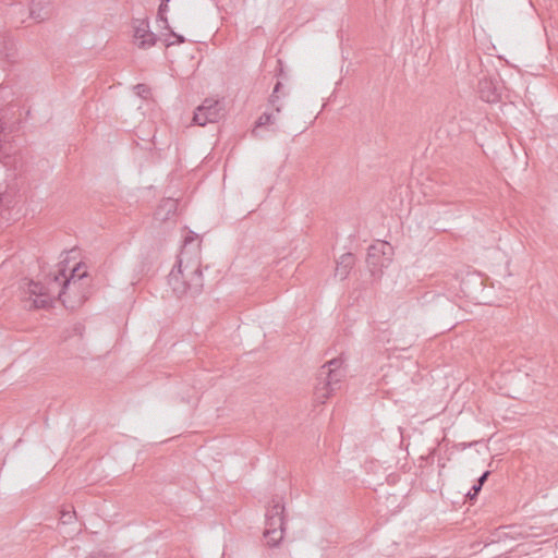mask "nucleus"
I'll use <instances>...</instances> for the list:
<instances>
[{
    "mask_svg": "<svg viewBox=\"0 0 558 558\" xmlns=\"http://www.w3.org/2000/svg\"><path fill=\"white\" fill-rule=\"evenodd\" d=\"M3 131V126L2 124H0V133Z\"/></svg>",
    "mask_w": 558,
    "mask_h": 558,
    "instance_id": "26",
    "label": "nucleus"
},
{
    "mask_svg": "<svg viewBox=\"0 0 558 558\" xmlns=\"http://www.w3.org/2000/svg\"><path fill=\"white\" fill-rule=\"evenodd\" d=\"M64 518H65V519L71 518L70 513H65V512H63V513H62V519H64Z\"/></svg>",
    "mask_w": 558,
    "mask_h": 558,
    "instance_id": "23",
    "label": "nucleus"
},
{
    "mask_svg": "<svg viewBox=\"0 0 558 558\" xmlns=\"http://www.w3.org/2000/svg\"><path fill=\"white\" fill-rule=\"evenodd\" d=\"M275 122V117L272 113L264 112L258 120L256 121V128L265 126L272 124Z\"/></svg>",
    "mask_w": 558,
    "mask_h": 558,
    "instance_id": "16",
    "label": "nucleus"
},
{
    "mask_svg": "<svg viewBox=\"0 0 558 558\" xmlns=\"http://www.w3.org/2000/svg\"><path fill=\"white\" fill-rule=\"evenodd\" d=\"M272 506L267 509L266 517L274 519L276 517H283L284 506L281 500H272Z\"/></svg>",
    "mask_w": 558,
    "mask_h": 558,
    "instance_id": "14",
    "label": "nucleus"
},
{
    "mask_svg": "<svg viewBox=\"0 0 558 558\" xmlns=\"http://www.w3.org/2000/svg\"><path fill=\"white\" fill-rule=\"evenodd\" d=\"M78 270H80V265H77L75 268H73L72 272H71V276L70 278H68L65 276V272L64 270H60L59 271V276H61L63 278L62 280V288L61 290L59 291V298L61 299L62 295L64 294V290L71 284L72 281H74V278L77 277L78 279H82L83 277L86 276V272H83V274H78Z\"/></svg>",
    "mask_w": 558,
    "mask_h": 558,
    "instance_id": "11",
    "label": "nucleus"
},
{
    "mask_svg": "<svg viewBox=\"0 0 558 558\" xmlns=\"http://www.w3.org/2000/svg\"><path fill=\"white\" fill-rule=\"evenodd\" d=\"M51 12V0H32L29 15L37 22L46 20Z\"/></svg>",
    "mask_w": 558,
    "mask_h": 558,
    "instance_id": "6",
    "label": "nucleus"
},
{
    "mask_svg": "<svg viewBox=\"0 0 558 558\" xmlns=\"http://www.w3.org/2000/svg\"><path fill=\"white\" fill-rule=\"evenodd\" d=\"M341 366L342 361L340 359H332L322 366L317 377L318 383L315 387L316 399L320 402H325L339 388L344 376Z\"/></svg>",
    "mask_w": 558,
    "mask_h": 558,
    "instance_id": "2",
    "label": "nucleus"
},
{
    "mask_svg": "<svg viewBox=\"0 0 558 558\" xmlns=\"http://www.w3.org/2000/svg\"><path fill=\"white\" fill-rule=\"evenodd\" d=\"M23 289L24 292L29 295V298L35 296V299H33L32 303L28 305L29 308H45L50 305L51 299L47 294L46 287L40 282L29 280L25 282Z\"/></svg>",
    "mask_w": 558,
    "mask_h": 558,
    "instance_id": "5",
    "label": "nucleus"
},
{
    "mask_svg": "<svg viewBox=\"0 0 558 558\" xmlns=\"http://www.w3.org/2000/svg\"><path fill=\"white\" fill-rule=\"evenodd\" d=\"M162 210H166L167 214H166V216H162L161 219L162 220L168 219L169 215L174 214L177 210V201L173 198H167V199L162 201V203L160 204V206L157 210V215L161 216Z\"/></svg>",
    "mask_w": 558,
    "mask_h": 558,
    "instance_id": "13",
    "label": "nucleus"
},
{
    "mask_svg": "<svg viewBox=\"0 0 558 558\" xmlns=\"http://www.w3.org/2000/svg\"><path fill=\"white\" fill-rule=\"evenodd\" d=\"M489 474H490V472H489V471L484 472V473L480 476V478L477 480V483H476V484H478L480 486H483V485H484V483L486 482V480L488 478Z\"/></svg>",
    "mask_w": 558,
    "mask_h": 558,
    "instance_id": "20",
    "label": "nucleus"
},
{
    "mask_svg": "<svg viewBox=\"0 0 558 558\" xmlns=\"http://www.w3.org/2000/svg\"><path fill=\"white\" fill-rule=\"evenodd\" d=\"M133 38L135 45L141 49H148L155 46L157 36L149 28L148 20L133 21Z\"/></svg>",
    "mask_w": 558,
    "mask_h": 558,
    "instance_id": "4",
    "label": "nucleus"
},
{
    "mask_svg": "<svg viewBox=\"0 0 558 558\" xmlns=\"http://www.w3.org/2000/svg\"><path fill=\"white\" fill-rule=\"evenodd\" d=\"M54 281L58 282L59 281V276H54Z\"/></svg>",
    "mask_w": 558,
    "mask_h": 558,
    "instance_id": "25",
    "label": "nucleus"
},
{
    "mask_svg": "<svg viewBox=\"0 0 558 558\" xmlns=\"http://www.w3.org/2000/svg\"><path fill=\"white\" fill-rule=\"evenodd\" d=\"M380 258L381 257L379 256V250L377 248V246H369L366 262L373 275L378 269V267L384 266V263L380 260Z\"/></svg>",
    "mask_w": 558,
    "mask_h": 558,
    "instance_id": "10",
    "label": "nucleus"
},
{
    "mask_svg": "<svg viewBox=\"0 0 558 558\" xmlns=\"http://www.w3.org/2000/svg\"><path fill=\"white\" fill-rule=\"evenodd\" d=\"M354 263L355 258L353 254H342L337 262L335 276L339 277L341 280L345 279L349 276Z\"/></svg>",
    "mask_w": 558,
    "mask_h": 558,
    "instance_id": "7",
    "label": "nucleus"
},
{
    "mask_svg": "<svg viewBox=\"0 0 558 558\" xmlns=\"http://www.w3.org/2000/svg\"><path fill=\"white\" fill-rule=\"evenodd\" d=\"M134 89L136 94L144 99L148 98L150 95V88L145 84H137L134 86Z\"/></svg>",
    "mask_w": 558,
    "mask_h": 558,
    "instance_id": "17",
    "label": "nucleus"
},
{
    "mask_svg": "<svg viewBox=\"0 0 558 558\" xmlns=\"http://www.w3.org/2000/svg\"><path fill=\"white\" fill-rule=\"evenodd\" d=\"M172 35L177 38V41H178L179 44H182V43H184V41H185V39H184V37H183V36L178 35V34H175V33H172Z\"/></svg>",
    "mask_w": 558,
    "mask_h": 558,
    "instance_id": "21",
    "label": "nucleus"
},
{
    "mask_svg": "<svg viewBox=\"0 0 558 558\" xmlns=\"http://www.w3.org/2000/svg\"><path fill=\"white\" fill-rule=\"evenodd\" d=\"M169 2H170V0H161L160 5H159V8H158V17H159L162 22H165V23H167V22H168V20H167V17H166V13H167V11H168V3H169Z\"/></svg>",
    "mask_w": 558,
    "mask_h": 558,
    "instance_id": "18",
    "label": "nucleus"
},
{
    "mask_svg": "<svg viewBox=\"0 0 558 558\" xmlns=\"http://www.w3.org/2000/svg\"><path fill=\"white\" fill-rule=\"evenodd\" d=\"M223 117L221 102L214 98H206L194 112L193 121L201 126L207 123H216Z\"/></svg>",
    "mask_w": 558,
    "mask_h": 558,
    "instance_id": "3",
    "label": "nucleus"
},
{
    "mask_svg": "<svg viewBox=\"0 0 558 558\" xmlns=\"http://www.w3.org/2000/svg\"><path fill=\"white\" fill-rule=\"evenodd\" d=\"M185 253L182 252L179 256L177 265L168 276L169 286L172 288L174 294L179 298L198 295L204 287L203 274L198 264H195L189 271V278L184 274L189 269V266L183 267Z\"/></svg>",
    "mask_w": 558,
    "mask_h": 558,
    "instance_id": "1",
    "label": "nucleus"
},
{
    "mask_svg": "<svg viewBox=\"0 0 558 558\" xmlns=\"http://www.w3.org/2000/svg\"><path fill=\"white\" fill-rule=\"evenodd\" d=\"M189 242H190V239H185L184 245H187Z\"/></svg>",
    "mask_w": 558,
    "mask_h": 558,
    "instance_id": "24",
    "label": "nucleus"
},
{
    "mask_svg": "<svg viewBox=\"0 0 558 558\" xmlns=\"http://www.w3.org/2000/svg\"><path fill=\"white\" fill-rule=\"evenodd\" d=\"M284 518L283 517H276L274 519H268L266 517V527H272L277 531L283 532L284 531Z\"/></svg>",
    "mask_w": 558,
    "mask_h": 558,
    "instance_id": "15",
    "label": "nucleus"
},
{
    "mask_svg": "<svg viewBox=\"0 0 558 558\" xmlns=\"http://www.w3.org/2000/svg\"><path fill=\"white\" fill-rule=\"evenodd\" d=\"M64 518H65V519L71 518L70 513H65V512H63V513H62V519H64Z\"/></svg>",
    "mask_w": 558,
    "mask_h": 558,
    "instance_id": "22",
    "label": "nucleus"
},
{
    "mask_svg": "<svg viewBox=\"0 0 558 558\" xmlns=\"http://www.w3.org/2000/svg\"><path fill=\"white\" fill-rule=\"evenodd\" d=\"M480 95L481 98L486 102H496L499 99V93L497 88L493 86V83L484 80L480 82Z\"/></svg>",
    "mask_w": 558,
    "mask_h": 558,
    "instance_id": "8",
    "label": "nucleus"
},
{
    "mask_svg": "<svg viewBox=\"0 0 558 558\" xmlns=\"http://www.w3.org/2000/svg\"><path fill=\"white\" fill-rule=\"evenodd\" d=\"M287 96V93L283 92V84L281 82H277L271 95L269 96V106L274 108L276 112L281 111L280 98Z\"/></svg>",
    "mask_w": 558,
    "mask_h": 558,
    "instance_id": "9",
    "label": "nucleus"
},
{
    "mask_svg": "<svg viewBox=\"0 0 558 558\" xmlns=\"http://www.w3.org/2000/svg\"><path fill=\"white\" fill-rule=\"evenodd\" d=\"M482 489V486H480L478 484H474L471 488V490L468 493V497L470 499H473L474 497H476L478 495V493L481 492Z\"/></svg>",
    "mask_w": 558,
    "mask_h": 558,
    "instance_id": "19",
    "label": "nucleus"
},
{
    "mask_svg": "<svg viewBox=\"0 0 558 558\" xmlns=\"http://www.w3.org/2000/svg\"><path fill=\"white\" fill-rule=\"evenodd\" d=\"M264 536L269 546H277L283 537V532L277 531L272 527H265Z\"/></svg>",
    "mask_w": 558,
    "mask_h": 558,
    "instance_id": "12",
    "label": "nucleus"
}]
</instances>
